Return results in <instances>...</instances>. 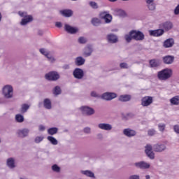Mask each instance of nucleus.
<instances>
[{
  "instance_id": "1",
  "label": "nucleus",
  "mask_w": 179,
  "mask_h": 179,
  "mask_svg": "<svg viewBox=\"0 0 179 179\" xmlns=\"http://www.w3.org/2000/svg\"><path fill=\"white\" fill-rule=\"evenodd\" d=\"M124 39L127 43H130L132 40L141 41L145 39V35L141 31L131 30L129 32V34L124 35Z\"/></svg>"
},
{
  "instance_id": "2",
  "label": "nucleus",
  "mask_w": 179,
  "mask_h": 179,
  "mask_svg": "<svg viewBox=\"0 0 179 179\" xmlns=\"http://www.w3.org/2000/svg\"><path fill=\"white\" fill-rule=\"evenodd\" d=\"M173 70L169 68L158 71L157 77L159 80L166 81L171 78Z\"/></svg>"
},
{
  "instance_id": "3",
  "label": "nucleus",
  "mask_w": 179,
  "mask_h": 179,
  "mask_svg": "<svg viewBox=\"0 0 179 179\" xmlns=\"http://www.w3.org/2000/svg\"><path fill=\"white\" fill-rule=\"evenodd\" d=\"M19 15L22 17H24L22 20L21 25H26L27 24L33 21L32 15H27L26 12L20 11Z\"/></svg>"
},
{
  "instance_id": "4",
  "label": "nucleus",
  "mask_w": 179,
  "mask_h": 179,
  "mask_svg": "<svg viewBox=\"0 0 179 179\" xmlns=\"http://www.w3.org/2000/svg\"><path fill=\"white\" fill-rule=\"evenodd\" d=\"M13 89L10 85H6L3 88V93L4 96L7 99H10L13 96Z\"/></svg>"
},
{
  "instance_id": "5",
  "label": "nucleus",
  "mask_w": 179,
  "mask_h": 179,
  "mask_svg": "<svg viewBox=\"0 0 179 179\" xmlns=\"http://www.w3.org/2000/svg\"><path fill=\"white\" fill-rule=\"evenodd\" d=\"M45 78L48 80L56 81L59 78V75L56 71H50L45 74Z\"/></svg>"
},
{
  "instance_id": "6",
  "label": "nucleus",
  "mask_w": 179,
  "mask_h": 179,
  "mask_svg": "<svg viewBox=\"0 0 179 179\" xmlns=\"http://www.w3.org/2000/svg\"><path fill=\"white\" fill-rule=\"evenodd\" d=\"M153 103L152 96H143L141 98V106L143 107H148Z\"/></svg>"
},
{
  "instance_id": "7",
  "label": "nucleus",
  "mask_w": 179,
  "mask_h": 179,
  "mask_svg": "<svg viewBox=\"0 0 179 179\" xmlns=\"http://www.w3.org/2000/svg\"><path fill=\"white\" fill-rule=\"evenodd\" d=\"M145 154H147V156H148L150 159H155V154L152 151V147L150 145V144H147V145H145Z\"/></svg>"
},
{
  "instance_id": "8",
  "label": "nucleus",
  "mask_w": 179,
  "mask_h": 179,
  "mask_svg": "<svg viewBox=\"0 0 179 179\" xmlns=\"http://www.w3.org/2000/svg\"><path fill=\"white\" fill-rule=\"evenodd\" d=\"M116 97L117 94L114 92H106L102 94V99L107 101H110Z\"/></svg>"
},
{
  "instance_id": "9",
  "label": "nucleus",
  "mask_w": 179,
  "mask_h": 179,
  "mask_svg": "<svg viewBox=\"0 0 179 179\" xmlns=\"http://www.w3.org/2000/svg\"><path fill=\"white\" fill-rule=\"evenodd\" d=\"M80 110H82L83 114L85 115H92L94 113V109H92V108H89V106H82Z\"/></svg>"
},
{
  "instance_id": "10",
  "label": "nucleus",
  "mask_w": 179,
  "mask_h": 179,
  "mask_svg": "<svg viewBox=\"0 0 179 179\" xmlns=\"http://www.w3.org/2000/svg\"><path fill=\"white\" fill-rule=\"evenodd\" d=\"M101 17L105 20L106 24H109L112 22L113 17L110 14L106 12H103L101 13Z\"/></svg>"
},
{
  "instance_id": "11",
  "label": "nucleus",
  "mask_w": 179,
  "mask_h": 179,
  "mask_svg": "<svg viewBox=\"0 0 179 179\" xmlns=\"http://www.w3.org/2000/svg\"><path fill=\"white\" fill-rule=\"evenodd\" d=\"M164 31L162 29H158L155 30H150V36L154 37H159L164 34Z\"/></svg>"
},
{
  "instance_id": "12",
  "label": "nucleus",
  "mask_w": 179,
  "mask_h": 179,
  "mask_svg": "<svg viewBox=\"0 0 179 179\" xmlns=\"http://www.w3.org/2000/svg\"><path fill=\"white\" fill-rule=\"evenodd\" d=\"M123 134L129 138H131L136 135V131L132 130V129H124V130H123Z\"/></svg>"
},
{
  "instance_id": "13",
  "label": "nucleus",
  "mask_w": 179,
  "mask_h": 179,
  "mask_svg": "<svg viewBox=\"0 0 179 179\" xmlns=\"http://www.w3.org/2000/svg\"><path fill=\"white\" fill-rule=\"evenodd\" d=\"M73 76L77 79H82L84 76L83 70L79 68H77L73 71Z\"/></svg>"
},
{
  "instance_id": "14",
  "label": "nucleus",
  "mask_w": 179,
  "mask_h": 179,
  "mask_svg": "<svg viewBox=\"0 0 179 179\" xmlns=\"http://www.w3.org/2000/svg\"><path fill=\"white\" fill-rule=\"evenodd\" d=\"M65 30L69 34H76L78 31V28L71 27V25L67 24H65Z\"/></svg>"
},
{
  "instance_id": "15",
  "label": "nucleus",
  "mask_w": 179,
  "mask_h": 179,
  "mask_svg": "<svg viewBox=\"0 0 179 179\" xmlns=\"http://www.w3.org/2000/svg\"><path fill=\"white\" fill-rule=\"evenodd\" d=\"M134 165L140 169H148L150 167V164H148L145 162H140L138 163H136Z\"/></svg>"
},
{
  "instance_id": "16",
  "label": "nucleus",
  "mask_w": 179,
  "mask_h": 179,
  "mask_svg": "<svg viewBox=\"0 0 179 179\" xmlns=\"http://www.w3.org/2000/svg\"><path fill=\"white\" fill-rule=\"evenodd\" d=\"M153 148H154V152H161L165 150L166 147L164 144H155Z\"/></svg>"
},
{
  "instance_id": "17",
  "label": "nucleus",
  "mask_w": 179,
  "mask_h": 179,
  "mask_svg": "<svg viewBox=\"0 0 179 179\" xmlns=\"http://www.w3.org/2000/svg\"><path fill=\"white\" fill-rule=\"evenodd\" d=\"M174 45L173 38H168L164 41V48H169L173 47Z\"/></svg>"
},
{
  "instance_id": "18",
  "label": "nucleus",
  "mask_w": 179,
  "mask_h": 179,
  "mask_svg": "<svg viewBox=\"0 0 179 179\" xmlns=\"http://www.w3.org/2000/svg\"><path fill=\"white\" fill-rule=\"evenodd\" d=\"M165 64H171L174 62V57L172 55H166L163 58Z\"/></svg>"
},
{
  "instance_id": "19",
  "label": "nucleus",
  "mask_w": 179,
  "mask_h": 179,
  "mask_svg": "<svg viewBox=\"0 0 179 179\" xmlns=\"http://www.w3.org/2000/svg\"><path fill=\"white\" fill-rule=\"evenodd\" d=\"M93 52V49L91 45H87L85 49V52L83 53L84 57H87L91 56L92 53Z\"/></svg>"
},
{
  "instance_id": "20",
  "label": "nucleus",
  "mask_w": 179,
  "mask_h": 179,
  "mask_svg": "<svg viewBox=\"0 0 179 179\" xmlns=\"http://www.w3.org/2000/svg\"><path fill=\"white\" fill-rule=\"evenodd\" d=\"M99 127L101 129L106 130V131H110L112 129L111 124H109L108 123H100L99 124Z\"/></svg>"
},
{
  "instance_id": "21",
  "label": "nucleus",
  "mask_w": 179,
  "mask_h": 179,
  "mask_svg": "<svg viewBox=\"0 0 179 179\" xmlns=\"http://www.w3.org/2000/svg\"><path fill=\"white\" fill-rule=\"evenodd\" d=\"M131 99V95L129 94H123V95H120V96H119V101H122V102H127V101H129Z\"/></svg>"
},
{
  "instance_id": "22",
  "label": "nucleus",
  "mask_w": 179,
  "mask_h": 179,
  "mask_svg": "<svg viewBox=\"0 0 179 179\" xmlns=\"http://www.w3.org/2000/svg\"><path fill=\"white\" fill-rule=\"evenodd\" d=\"M29 130L28 129H23L22 130H19L17 134L20 138H24L28 136Z\"/></svg>"
},
{
  "instance_id": "23",
  "label": "nucleus",
  "mask_w": 179,
  "mask_h": 179,
  "mask_svg": "<svg viewBox=\"0 0 179 179\" xmlns=\"http://www.w3.org/2000/svg\"><path fill=\"white\" fill-rule=\"evenodd\" d=\"M171 104L173 106H178L179 105V95H176V96H173L171 98L170 101Z\"/></svg>"
},
{
  "instance_id": "24",
  "label": "nucleus",
  "mask_w": 179,
  "mask_h": 179,
  "mask_svg": "<svg viewBox=\"0 0 179 179\" xmlns=\"http://www.w3.org/2000/svg\"><path fill=\"white\" fill-rule=\"evenodd\" d=\"M60 13L66 17H70L73 15V11L71 10H63Z\"/></svg>"
},
{
  "instance_id": "25",
  "label": "nucleus",
  "mask_w": 179,
  "mask_h": 179,
  "mask_svg": "<svg viewBox=\"0 0 179 179\" xmlns=\"http://www.w3.org/2000/svg\"><path fill=\"white\" fill-rule=\"evenodd\" d=\"M29 108L30 105H28V103H22V105H21L20 113L22 114L27 113Z\"/></svg>"
},
{
  "instance_id": "26",
  "label": "nucleus",
  "mask_w": 179,
  "mask_h": 179,
  "mask_svg": "<svg viewBox=\"0 0 179 179\" xmlns=\"http://www.w3.org/2000/svg\"><path fill=\"white\" fill-rule=\"evenodd\" d=\"M159 62L157 59H152L151 60H150V66H151V68H156L158 67L159 66Z\"/></svg>"
},
{
  "instance_id": "27",
  "label": "nucleus",
  "mask_w": 179,
  "mask_h": 179,
  "mask_svg": "<svg viewBox=\"0 0 179 179\" xmlns=\"http://www.w3.org/2000/svg\"><path fill=\"white\" fill-rule=\"evenodd\" d=\"M108 40L110 43H117V37L114 34H109L108 35Z\"/></svg>"
},
{
  "instance_id": "28",
  "label": "nucleus",
  "mask_w": 179,
  "mask_h": 179,
  "mask_svg": "<svg viewBox=\"0 0 179 179\" xmlns=\"http://www.w3.org/2000/svg\"><path fill=\"white\" fill-rule=\"evenodd\" d=\"M40 52L42 55H45L48 59H49L50 61H52V62L55 61L53 58H52L51 57H49V52L46 51L44 48H41Z\"/></svg>"
},
{
  "instance_id": "29",
  "label": "nucleus",
  "mask_w": 179,
  "mask_h": 179,
  "mask_svg": "<svg viewBox=\"0 0 179 179\" xmlns=\"http://www.w3.org/2000/svg\"><path fill=\"white\" fill-rule=\"evenodd\" d=\"M85 59L82 57H78L76 59V64L77 66H82L85 64Z\"/></svg>"
},
{
  "instance_id": "30",
  "label": "nucleus",
  "mask_w": 179,
  "mask_h": 179,
  "mask_svg": "<svg viewBox=\"0 0 179 179\" xmlns=\"http://www.w3.org/2000/svg\"><path fill=\"white\" fill-rule=\"evenodd\" d=\"M164 29L166 31H169L172 29L173 24L171 22H166L163 24Z\"/></svg>"
},
{
  "instance_id": "31",
  "label": "nucleus",
  "mask_w": 179,
  "mask_h": 179,
  "mask_svg": "<svg viewBox=\"0 0 179 179\" xmlns=\"http://www.w3.org/2000/svg\"><path fill=\"white\" fill-rule=\"evenodd\" d=\"M7 165L9 168L13 169L15 167V161L13 158H10L7 160Z\"/></svg>"
},
{
  "instance_id": "32",
  "label": "nucleus",
  "mask_w": 179,
  "mask_h": 179,
  "mask_svg": "<svg viewBox=\"0 0 179 179\" xmlns=\"http://www.w3.org/2000/svg\"><path fill=\"white\" fill-rule=\"evenodd\" d=\"M57 131H58V129L57 127H51L48 130V134L52 136L56 134Z\"/></svg>"
},
{
  "instance_id": "33",
  "label": "nucleus",
  "mask_w": 179,
  "mask_h": 179,
  "mask_svg": "<svg viewBox=\"0 0 179 179\" xmlns=\"http://www.w3.org/2000/svg\"><path fill=\"white\" fill-rule=\"evenodd\" d=\"M92 24L95 27H98L101 24V20L99 18L94 17L92 20Z\"/></svg>"
},
{
  "instance_id": "34",
  "label": "nucleus",
  "mask_w": 179,
  "mask_h": 179,
  "mask_svg": "<svg viewBox=\"0 0 179 179\" xmlns=\"http://www.w3.org/2000/svg\"><path fill=\"white\" fill-rule=\"evenodd\" d=\"M44 106L47 109H49V110L51 109L52 105H51V101H50V99H45Z\"/></svg>"
},
{
  "instance_id": "35",
  "label": "nucleus",
  "mask_w": 179,
  "mask_h": 179,
  "mask_svg": "<svg viewBox=\"0 0 179 179\" xmlns=\"http://www.w3.org/2000/svg\"><path fill=\"white\" fill-rule=\"evenodd\" d=\"M48 140L49 141H50V143H51L52 145H57V143H58L57 140H56V138H55V137H52V136H48Z\"/></svg>"
},
{
  "instance_id": "36",
  "label": "nucleus",
  "mask_w": 179,
  "mask_h": 179,
  "mask_svg": "<svg viewBox=\"0 0 179 179\" xmlns=\"http://www.w3.org/2000/svg\"><path fill=\"white\" fill-rule=\"evenodd\" d=\"M15 120L19 123H22L24 120V116H22V115H20V114L15 115Z\"/></svg>"
},
{
  "instance_id": "37",
  "label": "nucleus",
  "mask_w": 179,
  "mask_h": 179,
  "mask_svg": "<svg viewBox=\"0 0 179 179\" xmlns=\"http://www.w3.org/2000/svg\"><path fill=\"white\" fill-rule=\"evenodd\" d=\"M82 173L90 178L94 177V174L90 171H83Z\"/></svg>"
},
{
  "instance_id": "38",
  "label": "nucleus",
  "mask_w": 179,
  "mask_h": 179,
  "mask_svg": "<svg viewBox=\"0 0 179 179\" xmlns=\"http://www.w3.org/2000/svg\"><path fill=\"white\" fill-rule=\"evenodd\" d=\"M62 93V90L59 86H56L53 90V94L55 95H59Z\"/></svg>"
},
{
  "instance_id": "39",
  "label": "nucleus",
  "mask_w": 179,
  "mask_h": 179,
  "mask_svg": "<svg viewBox=\"0 0 179 179\" xmlns=\"http://www.w3.org/2000/svg\"><path fill=\"white\" fill-rule=\"evenodd\" d=\"M165 129H166V124H158V129H159V131L163 132L164 131Z\"/></svg>"
},
{
  "instance_id": "40",
  "label": "nucleus",
  "mask_w": 179,
  "mask_h": 179,
  "mask_svg": "<svg viewBox=\"0 0 179 179\" xmlns=\"http://www.w3.org/2000/svg\"><path fill=\"white\" fill-rule=\"evenodd\" d=\"M78 42L80 43V44H85L87 43V39L86 38L83 37V36H81L78 39Z\"/></svg>"
},
{
  "instance_id": "41",
  "label": "nucleus",
  "mask_w": 179,
  "mask_h": 179,
  "mask_svg": "<svg viewBox=\"0 0 179 179\" xmlns=\"http://www.w3.org/2000/svg\"><path fill=\"white\" fill-rule=\"evenodd\" d=\"M90 5L94 9L98 8V5H97L96 2H95V1H90Z\"/></svg>"
},
{
  "instance_id": "42",
  "label": "nucleus",
  "mask_w": 179,
  "mask_h": 179,
  "mask_svg": "<svg viewBox=\"0 0 179 179\" xmlns=\"http://www.w3.org/2000/svg\"><path fill=\"white\" fill-rule=\"evenodd\" d=\"M155 8L156 6L154 3H148V9H150V10H155Z\"/></svg>"
},
{
  "instance_id": "43",
  "label": "nucleus",
  "mask_w": 179,
  "mask_h": 179,
  "mask_svg": "<svg viewBox=\"0 0 179 179\" xmlns=\"http://www.w3.org/2000/svg\"><path fill=\"white\" fill-rule=\"evenodd\" d=\"M52 169L53 171L57 172V173H59L60 171V168L56 164L52 166Z\"/></svg>"
},
{
  "instance_id": "44",
  "label": "nucleus",
  "mask_w": 179,
  "mask_h": 179,
  "mask_svg": "<svg viewBox=\"0 0 179 179\" xmlns=\"http://www.w3.org/2000/svg\"><path fill=\"white\" fill-rule=\"evenodd\" d=\"M43 139H44V137H43V136H38V137H36V138H35V143H41Z\"/></svg>"
},
{
  "instance_id": "45",
  "label": "nucleus",
  "mask_w": 179,
  "mask_h": 179,
  "mask_svg": "<svg viewBox=\"0 0 179 179\" xmlns=\"http://www.w3.org/2000/svg\"><path fill=\"white\" fill-rule=\"evenodd\" d=\"M120 69H128V64L125 62L120 63Z\"/></svg>"
},
{
  "instance_id": "46",
  "label": "nucleus",
  "mask_w": 179,
  "mask_h": 179,
  "mask_svg": "<svg viewBox=\"0 0 179 179\" xmlns=\"http://www.w3.org/2000/svg\"><path fill=\"white\" fill-rule=\"evenodd\" d=\"M155 134H156V131H155V130H154V129H151V130H150V131H148V136H154Z\"/></svg>"
},
{
  "instance_id": "47",
  "label": "nucleus",
  "mask_w": 179,
  "mask_h": 179,
  "mask_svg": "<svg viewBox=\"0 0 179 179\" xmlns=\"http://www.w3.org/2000/svg\"><path fill=\"white\" fill-rule=\"evenodd\" d=\"M173 130L176 133L179 134V126H178V124H175V126H173Z\"/></svg>"
},
{
  "instance_id": "48",
  "label": "nucleus",
  "mask_w": 179,
  "mask_h": 179,
  "mask_svg": "<svg viewBox=\"0 0 179 179\" xmlns=\"http://www.w3.org/2000/svg\"><path fill=\"white\" fill-rule=\"evenodd\" d=\"M117 13H119V15H120L122 17H124L126 15L125 12L124 10H119L117 11Z\"/></svg>"
},
{
  "instance_id": "49",
  "label": "nucleus",
  "mask_w": 179,
  "mask_h": 179,
  "mask_svg": "<svg viewBox=\"0 0 179 179\" xmlns=\"http://www.w3.org/2000/svg\"><path fill=\"white\" fill-rule=\"evenodd\" d=\"M174 14L179 15V4L174 9Z\"/></svg>"
},
{
  "instance_id": "50",
  "label": "nucleus",
  "mask_w": 179,
  "mask_h": 179,
  "mask_svg": "<svg viewBox=\"0 0 179 179\" xmlns=\"http://www.w3.org/2000/svg\"><path fill=\"white\" fill-rule=\"evenodd\" d=\"M90 131H91V129L90 127H85V129H84V132L86 134L90 133Z\"/></svg>"
},
{
  "instance_id": "51",
  "label": "nucleus",
  "mask_w": 179,
  "mask_h": 179,
  "mask_svg": "<svg viewBox=\"0 0 179 179\" xmlns=\"http://www.w3.org/2000/svg\"><path fill=\"white\" fill-rule=\"evenodd\" d=\"M56 27L60 28L62 27V24L60 22H57L55 24Z\"/></svg>"
},
{
  "instance_id": "52",
  "label": "nucleus",
  "mask_w": 179,
  "mask_h": 179,
  "mask_svg": "<svg viewBox=\"0 0 179 179\" xmlns=\"http://www.w3.org/2000/svg\"><path fill=\"white\" fill-rule=\"evenodd\" d=\"M69 68H70L69 64H64L63 66V69L65 70L69 69Z\"/></svg>"
},
{
  "instance_id": "53",
  "label": "nucleus",
  "mask_w": 179,
  "mask_h": 179,
  "mask_svg": "<svg viewBox=\"0 0 179 179\" xmlns=\"http://www.w3.org/2000/svg\"><path fill=\"white\" fill-rule=\"evenodd\" d=\"M91 96L93 97H96L97 96V94L96 92L93 91L91 92Z\"/></svg>"
},
{
  "instance_id": "54",
  "label": "nucleus",
  "mask_w": 179,
  "mask_h": 179,
  "mask_svg": "<svg viewBox=\"0 0 179 179\" xmlns=\"http://www.w3.org/2000/svg\"><path fill=\"white\" fill-rule=\"evenodd\" d=\"M130 179H139V176H131L130 177Z\"/></svg>"
},
{
  "instance_id": "55",
  "label": "nucleus",
  "mask_w": 179,
  "mask_h": 179,
  "mask_svg": "<svg viewBox=\"0 0 179 179\" xmlns=\"http://www.w3.org/2000/svg\"><path fill=\"white\" fill-rule=\"evenodd\" d=\"M39 130H40V131H44V130H45L44 126H43L42 124H41V125L39 126Z\"/></svg>"
},
{
  "instance_id": "56",
  "label": "nucleus",
  "mask_w": 179,
  "mask_h": 179,
  "mask_svg": "<svg viewBox=\"0 0 179 179\" xmlns=\"http://www.w3.org/2000/svg\"><path fill=\"white\" fill-rule=\"evenodd\" d=\"M147 1V4H150V3H152L154 0H146Z\"/></svg>"
},
{
  "instance_id": "57",
  "label": "nucleus",
  "mask_w": 179,
  "mask_h": 179,
  "mask_svg": "<svg viewBox=\"0 0 179 179\" xmlns=\"http://www.w3.org/2000/svg\"><path fill=\"white\" fill-rule=\"evenodd\" d=\"M145 179H150V176H145Z\"/></svg>"
},
{
  "instance_id": "58",
  "label": "nucleus",
  "mask_w": 179,
  "mask_h": 179,
  "mask_svg": "<svg viewBox=\"0 0 179 179\" xmlns=\"http://www.w3.org/2000/svg\"><path fill=\"white\" fill-rule=\"evenodd\" d=\"M109 1H110V2H115V1H117V0H109Z\"/></svg>"
},
{
  "instance_id": "59",
  "label": "nucleus",
  "mask_w": 179,
  "mask_h": 179,
  "mask_svg": "<svg viewBox=\"0 0 179 179\" xmlns=\"http://www.w3.org/2000/svg\"><path fill=\"white\" fill-rule=\"evenodd\" d=\"M1 13H0V21H1Z\"/></svg>"
},
{
  "instance_id": "60",
  "label": "nucleus",
  "mask_w": 179,
  "mask_h": 179,
  "mask_svg": "<svg viewBox=\"0 0 179 179\" xmlns=\"http://www.w3.org/2000/svg\"><path fill=\"white\" fill-rule=\"evenodd\" d=\"M124 1H127V0H124Z\"/></svg>"
},
{
  "instance_id": "61",
  "label": "nucleus",
  "mask_w": 179,
  "mask_h": 179,
  "mask_svg": "<svg viewBox=\"0 0 179 179\" xmlns=\"http://www.w3.org/2000/svg\"><path fill=\"white\" fill-rule=\"evenodd\" d=\"M73 1H76V0H73Z\"/></svg>"
},
{
  "instance_id": "62",
  "label": "nucleus",
  "mask_w": 179,
  "mask_h": 179,
  "mask_svg": "<svg viewBox=\"0 0 179 179\" xmlns=\"http://www.w3.org/2000/svg\"><path fill=\"white\" fill-rule=\"evenodd\" d=\"M21 179H22V178H21Z\"/></svg>"
}]
</instances>
